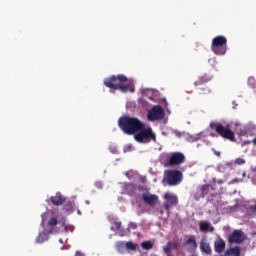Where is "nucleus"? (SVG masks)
Wrapping results in <instances>:
<instances>
[{
  "label": "nucleus",
  "instance_id": "2",
  "mask_svg": "<svg viewBox=\"0 0 256 256\" xmlns=\"http://www.w3.org/2000/svg\"><path fill=\"white\" fill-rule=\"evenodd\" d=\"M143 121L133 116H122L118 120V126L126 135H135L141 129Z\"/></svg>",
  "mask_w": 256,
  "mask_h": 256
},
{
  "label": "nucleus",
  "instance_id": "9",
  "mask_svg": "<svg viewBox=\"0 0 256 256\" xmlns=\"http://www.w3.org/2000/svg\"><path fill=\"white\" fill-rule=\"evenodd\" d=\"M163 199L165 200L163 202L165 211H171V207H177L179 205V198L173 193L166 192Z\"/></svg>",
  "mask_w": 256,
  "mask_h": 256
},
{
  "label": "nucleus",
  "instance_id": "32",
  "mask_svg": "<svg viewBox=\"0 0 256 256\" xmlns=\"http://www.w3.org/2000/svg\"><path fill=\"white\" fill-rule=\"evenodd\" d=\"M95 187H96L97 189H103V182H101V181L95 182Z\"/></svg>",
  "mask_w": 256,
  "mask_h": 256
},
{
  "label": "nucleus",
  "instance_id": "16",
  "mask_svg": "<svg viewBox=\"0 0 256 256\" xmlns=\"http://www.w3.org/2000/svg\"><path fill=\"white\" fill-rule=\"evenodd\" d=\"M185 245H187L192 251H195L197 249V241L195 240V235H191L186 240Z\"/></svg>",
  "mask_w": 256,
  "mask_h": 256
},
{
  "label": "nucleus",
  "instance_id": "1",
  "mask_svg": "<svg viewBox=\"0 0 256 256\" xmlns=\"http://www.w3.org/2000/svg\"><path fill=\"white\" fill-rule=\"evenodd\" d=\"M127 81L129 79L123 74L112 75L104 80V85L113 92L121 91V93H127L130 91V93H135V86L131 82L127 83Z\"/></svg>",
  "mask_w": 256,
  "mask_h": 256
},
{
  "label": "nucleus",
  "instance_id": "24",
  "mask_svg": "<svg viewBox=\"0 0 256 256\" xmlns=\"http://www.w3.org/2000/svg\"><path fill=\"white\" fill-rule=\"evenodd\" d=\"M63 209L68 213H73V202H66Z\"/></svg>",
  "mask_w": 256,
  "mask_h": 256
},
{
  "label": "nucleus",
  "instance_id": "12",
  "mask_svg": "<svg viewBox=\"0 0 256 256\" xmlns=\"http://www.w3.org/2000/svg\"><path fill=\"white\" fill-rule=\"evenodd\" d=\"M49 201L50 203H52V205L60 207V205H63V203L67 201V198L63 196L61 193H57L55 196H51Z\"/></svg>",
  "mask_w": 256,
  "mask_h": 256
},
{
  "label": "nucleus",
  "instance_id": "8",
  "mask_svg": "<svg viewBox=\"0 0 256 256\" xmlns=\"http://www.w3.org/2000/svg\"><path fill=\"white\" fill-rule=\"evenodd\" d=\"M165 117V110L159 105H155L147 113L148 121H161Z\"/></svg>",
  "mask_w": 256,
  "mask_h": 256
},
{
  "label": "nucleus",
  "instance_id": "6",
  "mask_svg": "<svg viewBox=\"0 0 256 256\" xmlns=\"http://www.w3.org/2000/svg\"><path fill=\"white\" fill-rule=\"evenodd\" d=\"M211 50L214 55H225L227 53V38L223 35L212 39Z\"/></svg>",
  "mask_w": 256,
  "mask_h": 256
},
{
  "label": "nucleus",
  "instance_id": "31",
  "mask_svg": "<svg viewBox=\"0 0 256 256\" xmlns=\"http://www.w3.org/2000/svg\"><path fill=\"white\" fill-rule=\"evenodd\" d=\"M168 245H170L172 249H177V247H179V244L177 242H168Z\"/></svg>",
  "mask_w": 256,
  "mask_h": 256
},
{
  "label": "nucleus",
  "instance_id": "29",
  "mask_svg": "<svg viewBox=\"0 0 256 256\" xmlns=\"http://www.w3.org/2000/svg\"><path fill=\"white\" fill-rule=\"evenodd\" d=\"M115 228L111 227V231H119L121 229V222H114Z\"/></svg>",
  "mask_w": 256,
  "mask_h": 256
},
{
  "label": "nucleus",
  "instance_id": "18",
  "mask_svg": "<svg viewBox=\"0 0 256 256\" xmlns=\"http://www.w3.org/2000/svg\"><path fill=\"white\" fill-rule=\"evenodd\" d=\"M225 255L229 256V255H234V256H241V249L236 246L234 248H229L225 251Z\"/></svg>",
  "mask_w": 256,
  "mask_h": 256
},
{
  "label": "nucleus",
  "instance_id": "5",
  "mask_svg": "<svg viewBox=\"0 0 256 256\" xmlns=\"http://www.w3.org/2000/svg\"><path fill=\"white\" fill-rule=\"evenodd\" d=\"M134 139L137 143H149V141H155L157 136L153 133V128L147 127L143 123L141 129L137 130V133L134 134Z\"/></svg>",
  "mask_w": 256,
  "mask_h": 256
},
{
  "label": "nucleus",
  "instance_id": "22",
  "mask_svg": "<svg viewBox=\"0 0 256 256\" xmlns=\"http://www.w3.org/2000/svg\"><path fill=\"white\" fill-rule=\"evenodd\" d=\"M126 249L127 251H137V244L132 241H128L126 242Z\"/></svg>",
  "mask_w": 256,
  "mask_h": 256
},
{
  "label": "nucleus",
  "instance_id": "23",
  "mask_svg": "<svg viewBox=\"0 0 256 256\" xmlns=\"http://www.w3.org/2000/svg\"><path fill=\"white\" fill-rule=\"evenodd\" d=\"M141 247L142 249L149 251L150 249H153V243H151V241H144L141 243Z\"/></svg>",
  "mask_w": 256,
  "mask_h": 256
},
{
  "label": "nucleus",
  "instance_id": "33",
  "mask_svg": "<svg viewBox=\"0 0 256 256\" xmlns=\"http://www.w3.org/2000/svg\"><path fill=\"white\" fill-rule=\"evenodd\" d=\"M136 191H145V188L141 185H137Z\"/></svg>",
  "mask_w": 256,
  "mask_h": 256
},
{
  "label": "nucleus",
  "instance_id": "41",
  "mask_svg": "<svg viewBox=\"0 0 256 256\" xmlns=\"http://www.w3.org/2000/svg\"><path fill=\"white\" fill-rule=\"evenodd\" d=\"M211 137H215V135L211 134Z\"/></svg>",
  "mask_w": 256,
  "mask_h": 256
},
{
  "label": "nucleus",
  "instance_id": "10",
  "mask_svg": "<svg viewBox=\"0 0 256 256\" xmlns=\"http://www.w3.org/2000/svg\"><path fill=\"white\" fill-rule=\"evenodd\" d=\"M246 236L245 233L241 230H234L233 233L229 236V243H243L245 241Z\"/></svg>",
  "mask_w": 256,
  "mask_h": 256
},
{
  "label": "nucleus",
  "instance_id": "13",
  "mask_svg": "<svg viewBox=\"0 0 256 256\" xmlns=\"http://www.w3.org/2000/svg\"><path fill=\"white\" fill-rule=\"evenodd\" d=\"M200 250L202 251V253H206V255H211V253H213L209 242H207V239L205 238L200 241Z\"/></svg>",
  "mask_w": 256,
  "mask_h": 256
},
{
  "label": "nucleus",
  "instance_id": "40",
  "mask_svg": "<svg viewBox=\"0 0 256 256\" xmlns=\"http://www.w3.org/2000/svg\"><path fill=\"white\" fill-rule=\"evenodd\" d=\"M216 155H218V157H219V155H221V152H216Z\"/></svg>",
  "mask_w": 256,
  "mask_h": 256
},
{
  "label": "nucleus",
  "instance_id": "30",
  "mask_svg": "<svg viewBox=\"0 0 256 256\" xmlns=\"http://www.w3.org/2000/svg\"><path fill=\"white\" fill-rule=\"evenodd\" d=\"M235 164H236V165H245V159H243V158H237V159L235 160Z\"/></svg>",
  "mask_w": 256,
  "mask_h": 256
},
{
  "label": "nucleus",
  "instance_id": "27",
  "mask_svg": "<svg viewBox=\"0 0 256 256\" xmlns=\"http://www.w3.org/2000/svg\"><path fill=\"white\" fill-rule=\"evenodd\" d=\"M57 223H58V221H57V218H55V217L50 218V220L48 221L49 227H55L57 225Z\"/></svg>",
  "mask_w": 256,
  "mask_h": 256
},
{
  "label": "nucleus",
  "instance_id": "14",
  "mask_svg": "<svg viewBox=\"0 0 256 256\" xmlns=\"http://www.w3.org/2000/svg\"><path fill=\"white\" fill-rule=\"evenodd\" d=\"M199 230L202 233H207V231H210V233H213L215 231V228L213 226H211V223H209L207 221H201L199 223Z\"/></svg>",
  "mask_w": 256,
  "mask_h": 256
},
{
  "label": "nucleus",
  "instance_id": "38",
  "mask_svg": "<svg viewBox=\"0 0 256 256\" xmlns=\"http://www.w3.org/2000/svg\"><path fill=\"white\" fill-rule=\"evenodd\" d=\"M165 107H167V100L164 99Z\"/></svg>",
  "mask_w": 256,
  "mask_h": 256
},
{
  "label": "nucleus",
  "instance_id": "28",
  "mask_svg": "<svg viewBox=\"0 0 256 256\" xmlns=\"http://www.w3.org/2000/svg\"><path fill=\"white\" fill-rule=\"evenodd\" d=\"M37 243H43L45 241V233H40L36 238Z\"/></svg>",
  "mask_w": 256,
  "mask_h": 256
},
{
  "label": "nucleus",
  "instance_id": "19",
  "mask_svg": "<svg viewBox=\"0 0 256 256\" xmlns=\"http://www.w3.org/2000/svg\"><path fill=\"white\" fill-rule=\"evenodd\" d=\"M210 191H215V188L211 184H206L201 187L202 195H209Z\"/></svg>",
  "mask_w": 256,
  "mask_h": 256
},
{
  "label": "nucleus",
  "instance_id": "37",
  "mask_svg": "<svg viewBox=\"0 0 256 256\" xmlns=\"http://www.w3.org/2000/svg\"><path fill=\"white\" fill-rule=\"evenodd\" d=\"M218 183L221 185V184H223V181L222 180H218Z\"/></svg>",
  "mask_w": 256,
  "mask_h": 256
},
{
  "label": "nucleus",
  "instance_id": "15",
  "mask_svg": "<svg viewBox=\"0 0 256 256\" xmlns=\"http://www.w3.org/2000/svg\"><path fill=\"white\" fill-rule=\"evenodd\" d=\"M124 191L127 193V195H130V197H133V195H135V193H137V184L126 183L124 185Z\"/></svg>",
  "mask_w": 256,
  "mask_h": 256
},
{
  "label": "nucleus",
  "instance_id": "35",
  "mask_svg": "<svg viewBox=\"0 0 256 256\" xmlns=\"http://www.w3.org/2000/svg\"><path fill=\"white\" fill-rule=\"evenodd\" d=\"M130 227H131V229H137V224H135V223H130Z\"/></svg>",
  "mask_w": 256,
  "mask_h": 256
},
{
  "label": "nucleus",
  "instance_id": "25",
  "mask_svg": "<svg viewBox=\"0 0 256 256\" xmlns=\"http://www.w3.org/2000/svg\"><path fill=\"white\" fill-rule=\"evenodd\" d=\"M171 251H173V248H171V244L167 243L166 247H164V253H166L167 256H173L171 255Z\"/></svg>",
  "mask_w": 256,
  "mask_h": 256
},
{
  "label": "nucleus",
  "instance_id": "17",
  "mask_svg": "<svg viewBox=\"0 0 256 256\" xmlns=\"http://www.w3.org/2000/svg\"><path fill=\"white\" fill-rule=\"evenodd\" d=\"M214 249L216 253H223L225 251V242L222 239L215 241Z\"/></svg>",
  "mask_w": 256,
  "mask_h": 256
},
{
  "label": "nucleus",
  "instance_id": "34",
  "mask_svg": "<svg viewBox=\"0 0 256 256\" xmlns=\"http://www.w3.org/2000/svg\"><path fill=\"white\" fill-rule=\"evenodd\" d=\"M140 181H141V183H145V181H147V177L141 176Z\"/></svg>",
  "mask_w": 256,
  "mask_h": 256
},
{
  "label": "nucleus",
  "instance_id": "36",
  "mask_svg": "<svg viewBox=\"0 0 256 256\" xmlns=\"http://www.w3.org/2000/svg\"><path fill=\"white\" fill-rule=\"evenodd\" d=\"M252 210L256 211V205L252 206Z\"/></svg>",
  "mask_w": 256,
  "mask_h": 256
},
{
  "label": "nucleus",
  "instance_id": "11",
  "mask_svg": "<svg viewBox=\"0 0 256 256\" xmlns=\"http://www.w3.org/2000/svg\"><path fill=\"white\" fill-rule=\"evenodd\" d=\"M142 199L146 205H150V207H155L157 202L159 201V196L155 194H151L149 192H145L142 194Z\"/></svg>",
  "mask_w": 256,
  "mask_h": 256
},
{
  "label": "nucleus",
  "instance_id": "20",
  "mask_svg": "<svg viewBox=\"0 0 256 256\" xmlns=\"http://www.w3.org/2000/svg\"><path fill=\"white\" fill-rule=\"evenodd\" d=\"M205 83H209V77L207 76H201L198 78L196 82H194L195 87H198V85H203Z\"/></svg>",
  "mask_w": 256,
  "mask_h": 256
},
{
  "label": "nucleus",
  "instance_id": "39",
  "mask_svg": "<svg viewBox=\"0 0 256 256\" xmlns=\"http://www.w3.org/2000/svg\"><path fill=\"white\" fill-rule=\"evenodd\" d=\"M253 143H254V145H256V137L254 138Z\"/></svg>",
  "mask_w": 256,
  "mask_h": 256
},
{
  "label": "nucleus",
  "instance_id": "21",
  "mask_svg": "<svg viewBox=\"0 0 256 256\" xmlns=\"http://www.w3.org/2000/svg\"><path fill=\"white\" fill-rule=\"evenodd\" d=\"M116 249H117L118 253H125L126 242H123V241L117 242Z\"/></svg>",
  "mask_w": 256,
  "mask_h": 256
},
{
  "label": "nucleus",
  "instance_id": "7",
  "mask_svg": "<svg viewBox=\"0 0 256 256\" xmlns=\"http://www.w3.org/2000/svg\"><path fill=\"white\" fill-rule=\"evenodd\" d=\"M164 179L167 185L175 187L183 181V172L175 169L165 171Z\"/></svg>",
  "mask_w": 256,
  "mask_h": 256
},
{
  "label": "nucleus",
  "instance_id": "42",
  "mask_svg": "<svg viewBox=\"0 0 256 256\" xmlns=\"http://www.w3.org/2000/svg\"><path fill=\"white\" fill-rule=\"evenodd\" d=\"M79 215H81V211H78Z\"/></svg>",
  "mask_w": 256,
  "mask_h": 256
},
{
  "label": "nucleus",
  "instance_id": "4",
  "mask_svg": "<svg viewBox=\"0 0 256 256\" xmlns=\"http://www.w3.org/2000/svg\"><path fill=\"white\" fill-rule=\"evenodd\" d=\"M209 127L223 139H227L228 141H235V132L231 130V126L229 124L223 126L221 123L211 122Z\"/></svg>",
  "mask_w": 256,
  "mask_h": 256
},
{
  "label": "nucleus",
  "instance_id": "3",
  "mask_svg": "<svg viewBox=\"0 0 256 256\" xmlns=\"http://www.w3.org/2000/svg\"><path fill=\"white\" fill-rule=\"evenodd\" d=\"M160 163H162L164 167H177L178 165H183V163H185V154L181 152L162 154L160 156Z\"/></svg>",
  "mask_w": 256,
  "mask_h": 256
},
{
  "label": "nucleus",
  "instance_id": "26",
  "mask_svg": "<svg viewBox=\"0 0 256 256\" xmlns=\"http://www.w3.org/2000/svg\"><path fill=\"white\" fill-rule=\"evenodd\" d=\"M248 85H249V87H251L252 89H255V87H256L255 78H253V77L248 78Z\"/></svg>",
  "mask_w": 256,
  "mask_h": 256
}]
</instances>
